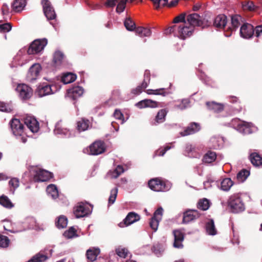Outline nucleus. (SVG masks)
<instances>
[{
  "label": "nucleus",
  "mask_w": 262,
  "mask_h": 262,
  "mask_svg": "<svg viewBox=\"0 0 262 262\" xmlns=\"http://www.w3.org/2000/svg\"><path fill=\"white\" fill-rule=\"evenodd\" d=\"M194 28L192 26H190L186 23L181 24H176L170 28L166 31V33H173L179 38L184 39L186 37L191 35Z\"/></svg>",
  "instance_id": "f257e3e1"
},
{
  "label": "nucleus",
  "mask_w": 262,
  "mask_h": 262,
  "mask_svg": "<svg viewBox=\"0 0 262 262\" xmlns=\"http://www.w3.org/2000/svg\"><path fill=\"white\" fill-rule=\"evenodd\" d=\"M228 206L233 213H239L243 211L245 205L239 193H234L231 195L228 201Z\"/></svg>",
  "instance_id": "f03ea898"
},
{
  "label": "nucleus",
  "mask_w": 262,
  "mask_h": 262,
  "mask_svg": "<svg viewBox=\"0 0 262 262\" xmlns=\"http://www.w3.org/2000/svg\"><path fill=\"white\" fill-rule=\"evenodd\" d=\"M31 174L33 176V180L34 182H45L51 179L53 174L50 172L41 169L38 167H32L30 170Z\"/></svg>",
  "instance_id": "7ed1b4c3"
},
{
  "label": "nucleus",
  "mask_w": 262,
  "mask_h": 262,
  "mask_svg": "<svg viewBox=\"0 0 262 262\" xmlns=\"http://www.w3.org/2000/svg\"><path fill=\"white\" fill-rule=\"evenodd\" d=\"M47 39L46 38L36 39L33 41L28 49V54H37L42 51L47 44Z\"/></svg>",
  "instance_id": "20e7f679"
},
{
  "label": "nucleus",
  "mask_w": 262,
  "mask_h": 262,
  "mask_svg": "<svg viewBox=\"0 0 262 262\" xmlns=\"http://www.w3.org/2000/svg\"><path fill=\"white\" fill-rule=\"evenodd\" d=\"M188 24L192 26H200L202 28L208 25V21L203 19L202 17L197 13H192L189 14L187 17Z\"/></svg>",
  "instance_id": "39448f33"
},
{
  "label": "nucleus",
  "mask_w": 262,
  "mask_h": 262,
  "mask_svg": "<svg viewBox=\"0 0 262 262\" xmlns=\"http://www.w3.org/2000/svg\"><path fill=\"white\" fill-rule=\"evenodd\" d=\"M148 186L151 190L158 192L166 191L170 188L169 184H166L158 179L150 180L148 182Z\"/></svg>",
  "instance_id": "423d86ee"
},
{
  "label": "nucleus",
  "mask_w": 262,
  "mask_h": 262,
  "mask_svg": "<svg viewBox=\"0 0 262 262\" xmlns=\"http://www.w3.org/2000/svg\"><path fill=\"white\" fill-rule=\"evenodd\" d=\"M19 229L17 230V232L30 229H40L38 223L33 217H28L23 222H20L19 223Z\"/></svg>",
  "instance_id": "0eeeda50"
},
{
  "label": "nucleus",
  "mask_w": 262,
  "mask_h": 262,
  "mask_svg": "<svg viewBox=\"0 0 262 262\" xmlns=\"http://www.w3.org/2000/svg\"><path fill=\"white\" fill-rule=\"evenodd\" d=\"M42 71V67L38 63H35L32 64L29 68L27 78L28 80L33 81L39 78L40 73Z\"/></svg>",
  "instance_id": "6e6552de"
},
{
  "label": "nucleus",
  "mask_w": 262,
  "mask_h": 262,
  "mask_svg": "<svg viewBox=\"0 0 262 262\" xmlns=\"http://www.w3.org/2000/svg\"><path fill=\"white\" fill-rule=\"evenodd\" d=\"M60 88L55 85L42 84L39 85L36 90V94L42 97L46 95L52 94L57 92Z\"/></svg>",
  "instance_id": "1a4fd4ad"
},
{
  "label": "nucleus",
  "mask_w": 262,
  "mask_h": 262,
  "mask_svg": "<svg viewBox=\"0 0 262 262\" xmlns=\"http://www.w3.org/2000/svg\"><path fill=\"white\" fill-rule=\"evenodd\" d=\"M103 143L100 141L95 142L89 146V148L84 149V152L92 155H98L104 151Z\"/></svg>",
  "instance_id": "9d476101"
},
{
  "label": "nucleus",
  "mask_w": 262,
  "mask_h": 262,
  "mask_svg": "<svg viewBox=\"0 0 262 262\" xmlns=\"http://www.w3.org/2000/svg\"><path fill=\"white\" fill-rule=\"evenodd\" d=\"M17 92L20 98L23 100L29 99L33 94L32 89L25 84H17Z\"/></svg>",
  "instance_id": "9b49d317"
},
{
  "label": "nucleus",
  "mask_w": 262,
  "mask_h": 262,
  "mask_svg": "<svg viewBox=\"0 0 262 262\" xmlns=\"http://www.w3.org/2000/svg\"><path fill=\"white\" fill-rule=\"evenodd\" d=\"M163 212V208L162 207H159L157 210H156L154 214V216L151 219L149 222V225L154 232L156 231L158 229L159 222L162 219Z\"/></svg>",
  "instance_id": "f8f14e48"
},
{
  "label": "nucleus",
  "mask_w": 262,
  "mask_h": 262,
  "mask_svg": "<svg viewBox=\"0 0 262 262\" xmlns=\"http://www.w3.org/2000/svg\"><path fill=\"white\" fill-rule=\"evenodd\" d=\"M45 15L48 19H54L56 17V14L50 2L48 0H42L41 2Z\"/></svg>",
  "instance_id": "ddd939ff"
},
{
  "label": "nucleus",
  "mask_w": 262,
  "mask_h": 262,
  "mask_svg": "<svg viewBox=\"0 0 262 262\" xmlns=\"http://www.w3.org/2000/svg\"><path fill=\"white\" fill-rule=\"evenodd\" d=\"M24 123L31 132L34 133L38 131L39 128V123L34 117L27 116L24 119Z\"/></svg>",
  "instance_id": "4468645a"
},
{
  "label": "nucleus",
  "mask_w": 262,
  "mask_h": 262,
  "mask_svg": "<svg viewBox=\"0 0 262 262\" xmlns=\"http://www.w3.org/2000/svg\"><path fill=\"white\" fill-rule=\"evenodd\" d=\"M201 214L196 210L189 209L184 212L183 222L188 223L199 218Z\"/></svg>",
  "instance_id": "2eb2a0df"
},
{
  "label": "nucleus",
  "mask_w": 262,
  "mask_h": 262,
  "mask_svg": "<svg viewBox=\"0 0 262 262\" xmlns=\"http://www.w3.org/2000/svg\"><path fill=\"white\" fill-rule=\"evenodd\" d=\"M254 32L253 26L250 24H244L241 27L240 34L244 38H251L253 36Z\"/></svg>",
  "instance_id": "dca6fc26"
},
{
  "label": "nucleus",
  "mask_w": 262,
  "mask_h": 262,
  "mask_svg": "<svg viewBox=\"0 0 262 262\" xmlns=\"http://www.w3.org/2000/svg\"><path fill=\"white\" fill-rule=\"evenodd\" d=\"M90 212L88 206L81 203H79L74 209V214L77 218H80L88 215Z\"/></svg>",
  "instance_id": "f3484780"
},
{
  "label": "nucleus",
  "mask_w": 262,
  "mask_h": 262,
  "mask_svg": "<svg viewBox=\"0 0 262 262\" xmlns=\"http://www.w3.org/2000/svg\"><path fill=\"white\" fill-rule=\"evenodd\" d=\"M83 92L84 90L82 87L74 86L68 90L67 96L72 100H76L82 95Z\"/></svg>",
  "instance_id": "a211bd4d"
},
{
  "label": "nucleus",
  "mask_w": 262,
  "mask_h": 262,
  "mask_svg": "<svg viewBox=\"0 0 262 262\" xmlns=\"http://www.w3.org/2000/svg\"><path fill=\"white\" fill-rule=\"evenodd\" d=\"M237 130L244 134H251L253 132V127L250 123L239 121L237 126Z\"/></svg>",
  "instance_id": "6ab92c4d"
},
{
  "label": "nucleus",
  "mask_w": 262,
  "mask_h": 262,
  "mask_svg": "<svg viewBox=\"0 0 262 262\" xmlns=\"http://www.w3.org/2000/svg\"><path fill=\"white\" fill-rule=\"evenodd\" d=\"M173 235L174 237V242L173 246L177 248H182L183 245L182 242L184 240V235L183 233L180 230L173 231Z\"/></svg>",
  "instance_id": "aec40b11"
},
{
  "label": "nucleus",
  "mask_w": 262,
  "mask_h": 262,
  "mask_svg": "<svg viewBox=\"0 0 262 262\" xmlns=\"http://www.w3.org/2000/svg\"><path fill=\"white\" fill-rule=\"evenodd\" d=\"M100 252V250L98 248H91L86 251V257L89 261L93 262L96 259V258L99 254Z\"/></svg>",
  "instance_id": "412c9836"
},
{
  "label": "nucleus",
  "mask_w": 262,
  "mask_h": 262,
  "mask_svg": "<svg viewBox=\"0 0 262 262\" xmlns=\"http://www.w3.org/2000/svg\"><path fill=\"white\" fill-rule=\"evenodd\" d=\"M200 129V125L196 123H192L184 131V132L181 133L182 136H185L193 134L196 132H198Z\"/></svg>",
  "instance_id": "4be33fe9"
},
{
  "label": "nucleus",
  "mask_w": 262,
  "mask_h": 262,
  "mask_svg": "<svg viewBox=\"0 0 262 262\" xmlns=\"http://www.w3.org/2000/svg\"><path fill=\"white\" fill-rule=\"evenodd\" d=\"M227 22L226 16L224 14H220L215 18L213 24L216 27L223 28L225 27Z\"/></svg>",
  "instance_id": "5701e85b"
},
{
  "label": "nucleus",
  "mask_w": 262,
  "mask_h": 262,
  "mask_svg": "<svg viewBox=\"0 0 262 262\" xmlns=\"http://www.w3.org/2000/svg\"><path fill=\"white\" fill-rule=\"evenodd\" d=\"M140 217L139 214L135 212H129L124 219V224L126 226L130 225L140 220Z\"/></svg>",
  "instance_id": "b1692460"
},
{
  "label": "nucleus",
  "mask_w": 262,
  "mask_h": 262,
  "mask_svg": "<svg viewBox=\"0 0 262 262\" xmlns=\"http://www.w3.org/2000/svg\"><path fill=\"white\" fill-rule=\"evenodd\" d=\"M54 133L56 135H64L66 137H70L73 135L71 132L69 130L67 129L66 128H62L60 124V123H58L56 124L55 126V128L54 130Z\"/></svg>",
  "instance_id": "393cba45"
},
{
  "label": "nucleus",
  "mask_w": 262,
  "mask_h": 262,
  "mask_svg": "<svg viewBox=\"0 0 262 262\" xmlns=\"http://www.w3.org/2000/svg\"><path fill=\"white\" fill-rule=\"evenodd\" d=\"M208 108L215 113H220L223 110L224 105L222 103H219L212 101L206 102Z\"/></svg>",
  "instance_id": "a878e982"
},
{
  "label": "nucleus",
  "mask_w": 262,
  "mask_h": 262,
  "mask_svg": "<svg viewBox=\"0 0 262 262\" xmlns=\"http://www.w3.org/2000/svg\"><path fill=\"white\" fill-rule=\"evenodd\" d=\"M136 34L141 37H149L151 35V30L147 28L139 27L135 30Z\"/></svg>",
  "instance_id": "bb28decb"
},
{
  "label": "nucleus",
  "mask_w": 262,
  "mask_h": 262,
  "mask_svg": "<svg viewBox=\"0 0 262 262\" xmlns=\"http://www.w3.org/2000/svg\"><path fill=\"white\" fill-rule=\"evenodd\" d=\"M206 230L208 234L214 235L216 234L217 231L215 228L214 221L212 219L209 220L206 224Z\"/></svg>",
  "instance_id": "cd10ccee"
},
{
  "label": "nucleus",
  "mask_w": 262,
  "mask_h": 262,
  "mask_svg": "<svg viewBox=\"0 0 262 262\" xmlns=\"http://www.w3.org/2000/svg\"><path fill=\"white\" fill-rule=\"evenodd\" d=\"M46 191L48 195L53 199H56L58 196V190L56 186L54 184L49 185L47 187Z\"/></svg>",
  "instance_id": "c85d7f7f"
},
{
  "label": "nucleus",
  "mask_w": 262,
  "mask_h": 262,
  "mask_svg": "<svg viewBox=\"0 0 262 262\" xmlns=\"http://www.w3.org/2000/svg\"><path fill=\"white\" fill-rule=\"evenodd\" d=\"M250 160L252 164L255 166L262 165V158L257 153H252L250 156Z\"/></svg>",
  "instance_id": "c756f323"
},
{
  "label": "nucleus",
  "mask_w": 262,
  "mask_h": 262,
  "mask_svg": "<svg viewBox=\"0 0 262 262\" xmlns=\"http://www.w3.org/2000/svg\"><path fill=\"white\" fill-rule=\"evenodd\" d=\"M76 75L72 73H67L63 75L61 81L64 84H68L74 82L76 79Z\"/></svg>",
  "instance_id": "7c9ffc66"
},
{
  "label": "nucleus",
  "mask_w": 262,
  "mask_h": 262,
  "mask_svg": "<svg viewBox=\"0 0 262 262\" xmlns=\"http://www.w3.org/2000/svg\"><path fill=\"white\" fill-rule=\"evenodd\" d=\"M233 182L230 178H225L221 182L220 188L221 190L227 191L230 190L233 185Z\"/></svg>",
  "instance_id": "2f4dec72"
},
{
  "label": "nucleus",
  "mask_w": 262,
  "mask_h": 262,
  "mask_svg": "<svg viewBox=\"0 0 262 262\" xmlns=\"http://www.w3.org/2000/svg\"><path fill=\"white\" fill-rule=\"evenodd\" d=\"M19 123V127L17 128V140L20 139L21 141L25 143L27 141V138L24 136L26 133H24V126L20 123V121L17 119V124ZM18 124H17L18 125Z\"/></svg>",
  "instance_id": "473e14b6"
},
{
  "label": "nucleus",
  "mask_w": 262,
  "mask_h": 262,
  "mask_svg": "<svg viewBox=\"0 0 262 262\" xmlns=\"http://www.w3.org/2000/svg\"><path fill=\"white\" fill-rule=\"evenodd\" d=\"M48 259V256L41 253H38L34 255L27 262H45Z\"/></svg>",
  "instance_id": "72a5a7b5"
},
{
  "label": "nucleus",
  "mask_w": 262,
  "mask_h": 262,
  "mask_svg": "<svg viewBox=\"0 0 262 262\" xmlns=\"http://www.w3.org/2000/svg\"><path fill=\"white\" fill-rule=\"evenodd\" d=\"M0 204L7 209H11L14 207L9 199L5 195L0 196Z\"/></svg>",
  "instance_id": "f704fd0d"
},
{
  "label": "nucleus",
  "mask_w": 262,
  "mask_h": 262,
  "mask_svg": "<svg viewBox=\"0 0 262 262\" xmlns=\"http://www.w3.org/2000/svg\"><path fill=\"white\" fill-rule=\"evenodd\" d=\"M147 81H146L145 80H144L140 85H139L136 88L133 89L132 91V93L135 95H139L142 92V90L146 88L148 86L149 81L148 76H147Z\"/></svg>",
  "instance_id": "c9c22d12"
},
{
  "label": "nucleus",
  "mask_w": 262,
  "mask_h": 262,
  "mask_svg": "<svg viewBox=\"0 0 262 262\" xmlns=\"http://www.w3.org/2000/svg\"><path fill=\"white\" fill-rule=\"evenodd\" d=\"M125 170L121 165H118L115 169L112 171H110L108 175L112 179H115L118 177Z\"/></svg>",
  "instance_id": "e433bc0d"
},
{
  "label": "nucleus",
  "mask_w": 262,
  "mask_h": 262,
  "mask_svg": "<svg viewBox=\"0 0 262 262\" xmlns=\"http://www.w3.org/2000/svg\"><path fill=\"white\" fill-rule=\"evenodd\" d=\"M90 122L88 120L82 119L77 122V129L79 132L85 131L88 129Z\"/></svg>",
  "instance_id": "4c0bfd02"
},
{
  "label": "nucleus",
  "mask_w": 262,
  "mask_h": 262,
  "mask_svg": "<svg viewBox=\"0 0 262 262\" xmlns=\"http://www.w3.org/2000/svg\"><path fill=\"white\" fill-rule=\"evenodd\" d=\"M216 158V153L213 151L207 152L203 158V161L206 163H211L214 161Z\"/></svg>",
  "instance_id": "58836bf2"
},
{
  "label": "nucleus",
  "mask_w": 262,
  "mask_h": 262,
  "mask_svg": "<svg viewBox=\"0 0 262 262\" xmlns=\"http://www.w3.org/2000/svg\"><path fill=\"white\" fill-rule=\"evenodd\" d=\"M185 154L190 158L196 157L198 155L195 149L190 144H187L185 147Z\"/></svg>",
  "instance_id": "ea45409f"
},
{
  "label": "nucleus",
  "mask_w": 262,
  "mask_h": 262,
  "mask_svg": "<svg viewBox=\"0 0 262 262\" xmlns=\"http://www.w3.org/2000/svg\"><path fill=\"white\" fill-rule=\"evenodd\" d=\"M198 208L202 210H207L210 207V202L207 199L200 200L198 203Z\"/></svg>",
  "instance_id": "a19ab883"
},
{
  "label": "nucleus",
  "mask_w": 262,
  "mask_h": 262,
  "mask_svg": "<svg viewBox=\"0 0 262 262\" xmlns=\"http://www.w3.org/2000/svg\"><path fill=\"white\" fill-rule=\"evenodd\" d=\"M250 172L248 170L243 169L237 174V180L239 182H243L246 180Z\"/></svg>",
  "instance_id": "79ce46f5"
},
{
  "label": "nucleus",
  "mask_w": 262,
  "mask_h": 262,
  "mask_svg": "<svg viewBox=\"0 0 262 262\" xmlns=\"http://www.w3.org/2000/svg\"><path fill=\"white\" fill-rule=\"evenodd\" d=\"M56 224L58 228H64L67 226L68 219L65 216L60 215L58 217Z\"/></svg>",
  "instance_id": "37998d69"
},
{
  "label": "nucleus",
  "mask_w": 262,
  "mask_h": 262,
  "mask_svg": "<svg viewBox=\"0 0 262 262\" xmlns=\"http://www.w3.org/2000/svg\"><path fill=\"white\" fill-rule=\"evenodd\" d=\"M167 114V111L165 109L160 110L155 119V121L157 123H160L165 121V118Z\"/></svg>",
  "instance_id": "c03bdc74"
},
{
  "label": "nucleus",
  "mask_w": 262,
  "mask_h": 262,
  "mask_svg": "<svg viewBox=\"0 0 262 262\" xmlns=\"http://www.w3.org/2000/svg\"><path fill=\"white\" fill-rule=\"evenodd\" d=\"M13 107L11 103H6L0 101V111L5 113H11Z\"/></svg>",
  "instance_id": "a18cd8bd"
},
{
  "label": "nucleus",
  "mask_w": 262,
  "mask_h": 262,
  "mask_svg": "<svg viewBox=\"0 0 262 262\" xmlns=\"http://www.w3.org/2000/svg\"><path fill=\"white\" fill-rule=\"evenodd\" d=\"M63 58V53L60 51H56L54 54L53 62L56 66H58L61 64Z\"/></svg>",
  "instance_id": "49530a36"
},
{
  "label": "nucleus",
  "mask_w": 262,
  "mask_h": 262,
  "mask_svg": "<svg viewBox=\"0 0 262 262\" xmlns=\"http://www.w3.org/2000/svg\"><path fill=\"white\" fill-rule=\"evenodd\" d=\"M146 93L148 95H156L165 96L166 93L165 92V89L161 88L156 90L148 89L146 91Z\"/></svg>",
  "instance_id": "de8ad7c7"
},
{
  "label": "nucleus",
  "mask_w": 262,
  "mask_h": 262,
  "mask_svg": "<svg viewBox=\"0 0 262 262\" xmlns=\"http://www.w3.org/2000/svg\"><path fill=\"white\" fill-rule=\"evenodd\" d=\"M242 17L238 15H235L231 17V24L233 29L236 30L241 24Z\"/></svg>",
  "instance_id": "09e8293b"
},
{
  "label": "nucleus",
  "mask_w": 262,
  "mask_h": 262,
  "mask_svg": "<svg viewBox=\"0 0 262 262\" xmlns=\"http://www.w3.org/2000/svg\"><path fill=\"white\" fill-rule=\"evenodd\" d=\"M242 8L244 10L254 11L255 9V6L252 1H245L242 3Z\"/></svg>",
  "instance_id": "8fccbe9b"
},
{
  "label": "nucleus",
  "mask_w": 262,
  "mask_h": 262,
  "mask_svg": "<svg viewBox=\"0 0 262 262\" xmlns=\"http://www.w3.org/2000/svg\"><path fill=\"white\" fill-rule=\"evenodd\" d=\"M190 101L187 99H183L180 104H176L174 108L179 110H184L189 106Z\"/></svg>",
  "instance_id": "3c124183"
},
{
  "label": "nucleus",
  "mask_w": 262,
  "mask_h": 262,
  "mask_svg": "<svg viewBox=\"0 0 262 262\" xmlns=\"http://www.w3.org/2000/svg\"><path fill=\"white\" fill-rule=\"evenodd\" d=\"M211 141L213 143L212 147L214 149L220 148L223 146V139L222 138H212Z\"/></svg>",
  "instance_id": "603ef678"
},
{
  "label": "nucleus",
  "mask_w": 262,
  "mask_h": 262,
  "mask_svg": "<svg viewBox=\"0 0 262 262\" xmlns=\"http://www.w3.org/2000/svg\"><path fill=\"white\" fill-rule=\"evenodd\" d=\"M128 0H118V4L116 8V12L120 13L124 10L126 7V4Z\"/></svg>",
  "instance_id": "864d4df0"
},
{
  "label": "nucleus",
  "mask_w": 262,
  "mask_h": 262,
  "mask_svg": "<svg viewBox=\"0 0 262 262\" xmlns=\"http://www.w3.org/2000/svg\"><path fill=\"white\" fill-rule=\"evenodd\" d=\"M76 232V231L73 227H71L64 232L63 236L67 238H72L77 236Z\"/></svg>",
  "instance_id": "5fc2aeb1"
},
{
  "label": "nucleus",
  "mask_w": 262,
  "mask_h": 262,
  "mask_svg": "<svg viewBox=\"0 0 262 262\" xmlns=\"http://www.w3.org/2000/svg\"><path fill=\"white\" fill-rule=\"evenodd\" d=\"M126 29L130 31H132L135 29V24L130 18H128L125 19L124 23Z\"/></svg>",
  "instance_id": "6e6d98bb"
},
{
  "label": "nucleus",
  "mask_w": 262,
  "mask_h": 262,
  "mask_svg": "<svg viewBox=\"0 0 262 262\" xmlns=\"http://www.w3.org/2000/svg\"><path fill=\"white\" fill-rule=\"evenodd\" d=\"M118 193V188H115L111 190V194L108 199V204L111 205L115 202Z\"/></svg>",
  "instance_id": "4d7b16f0"
},
{
  "label": "nucleus",
  "mask_w": 262,
  "mask_h": 262,
  "mask_svg": "<svg viewBox=\"0 0 262 262\" xmlns=\"http://www.w3.org/2000/svg\"><path fill=\"white\" fill-rule=\"evenodd\" d=\"M9 128L11 132L14 135H16L15 133L16 132V118L15 116L12 118L9 124Z\"/></svg>",
  "instance_id": "13d9d810"
},
{
  "label": "nucleus",
  "mask_w": 262,
  "mask_h": 262,
  "mask_svg": "<svg viewBox=\"0 0 262 262\" xmlns=\"http://www.w3.org/2000/svg\"><path fill=\"white\" fill-rule=\"evenodd\" d=\"M117 254L120 257L125 258L128 254V250L125 248H118L116 249Z\"/></svg>",
  "instance_id": "bf43d9fd"
},
{
  "label": "nucleus",
  "mask_w": 262,
  "mask_h": 262,
  "mask_svg": "<svg viewBox=\"0 0 262 262\" xmlns=\"http://www.w3.org/2000/svg\"><path fill=\"white\" fill-rule=\"evenodd\" d=\"M9 243L8 237L0 234V247H7Z\"/></svg>",
  "instance_id": "052dcab7"
},
{
  "label": "nucleus",
  "mask_w": 262,
  "mask_h": 262,
  "mask_svg": "<svg viewBox=\"0 0 262 262\" xmlns=\"http://www.w3.org/2000/svg\"><path fill=\"white\" fill-rule=\"evenodd\" d=\"M154 4L156 9H158L160 6H165L168 3V0H150Z\"/></svg>",
  "instance_id": "680f3d73"
},
{
  "label": "nucleus",
  "mask_w": 262,
  "mask_h": 262,
  "mask_svg": "<svg viewBox=\"0 0 262 262\" xmlns=\"http://www.w3.org/2000/svg\"><path fill=\"white\" fill-rule=\"evenodd\" d=\"M11 29V26L9 23H5L0 25V32L6 33Z\"/></svg>",
  "instance_id": "e2e57ef3"
},
{
  "label": "nucleus",
  "mask_w": 262,
  "mask_h": 262,
  "mask_svg": "<svg viewBox=\"0 0 262 262\" xmlns=\"http://www.w3.org/2000/svg\"><path fill=\"white\" fill-rule=\"evenodd\" d=\"M27 0H17V13L21 12L26 7Z\"/></svg>",
  "instance_id": "0e129e2a"
},
{
  "label": "nucleus",
  "mask_w": 262,
  "mask_h": 262,
  "mask_svg": "<svg viewBox=\"0 0 262 262\" xmlns=\"http://www.w3.org/2000/svg\"><path fill=\"white\" fill-rule=\"evenodd\" d=\"M146 107L156 108L158 107V102L151 99H145Z\"/></svg>",
  "instance_id": "69168bd1"
},
{
  "label": "nucleus",
  "mask_w": 262,
  "mask_h": 262,
  "mask_svg": "<svg viewBox=\"0 0 262 262\" xmlns=\"http://www.w3.org/2000/svg\"><path fill=\"white\" fill-rule=\"evenodd\" d=\"M114 116L116 119L120 120L121 121V124H123L124 122L123 115L120 111L116 110L114 113Z\"/></svg>",
  "instance_id": "338daca9"
},
{
  "label": "nucleus",
  "mask_w": 262,
  "mask_h": 262,
  "mask_svg": "<svg viewBox=\"0 0 262 262\" xmlns=\"http://www.w3.org/2000/svg\"><path fill=\"white\" fill-rule=\"evenodd\" d=\"M170 148V147L169 146H166L163 149H160L156 151V154L158 156H163L165 154L166 151L169 150Z\"/></svg>",
  "instance_id": "774afa93"
}]
</instances>
